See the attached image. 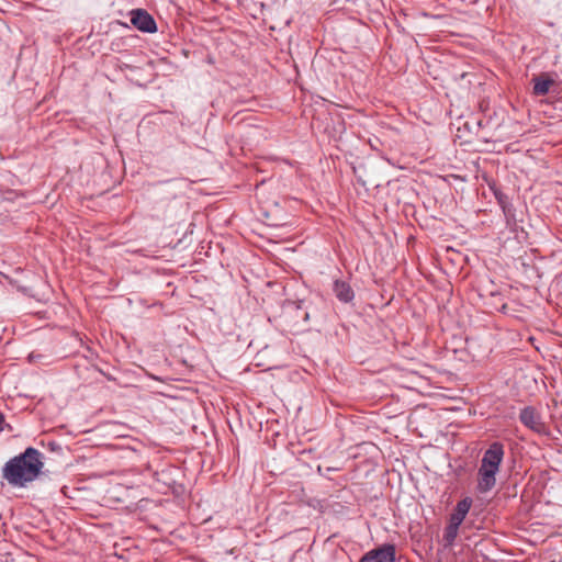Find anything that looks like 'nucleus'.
Here are the masks:
<instances>
[{"label":"nucleus","mask_w":562,"mask_h":562,"mask_svg":"<svg viewBox=\"0 0 562 562\" xmlns=\"http://www.w3.org/2000/svg\"><path fill=\"white\" fill-rule=\"evenodd\" d=\"M43 468L41 453L27 448L24 453L11 459L3 468V477L14 486H24L34 481Z\"/></svg>","instance_id":"1"},{"label":"nucleus","mask_w":562,"mask_h":562,"mask_svg":"<svg viewBox=\"0 0 562 562\" xmlns=\"http://www.w3.org/2000/svg\"><path fill=\"white\" fill-rule=\"evenodd\" d=\"M499 467L488 461H481L479 468L477 488L480 492L485 493L491 491L496 484V474Z\"/></svg>","instance_id":"2"},{"label":"nucleus","mask_w":562,"mask_h":562,"mask_svg":"<svg viewBox=\"0 0 562 562\" xmlns=\"http://www.w3.org/2000/svg\"><path fill=\"white\" fill-rule=\"evenodd\" d=\"M519 420L530 430L539 434H548L547 425L542 422L540 413L531 406H527L520 411Z\"/></svg>","instance_id":"3"},{"label":"nucleus","mask_w":562,"mask_h":562,"mask_svg":"<svg viewBox=\"0 0 562 562\" xmlns=\"http://www.w3.org/2000/svg\"><path fill=\"white\" fill-rule=\"evenodd\" d=\"M131 23L138 31L145 33H155L157 25L154 18L144 9H134L130 12Z\"/></svg>","instance_id":"4"},{"label":"nucleus","mask_w":562,"mask_h":562,"mask_svg":"<svg viewBox=\"0 0 562 562\" xmlns=\"http://www.w3.org/2000/svg\"><path fill=\"white\" fill-rule=\"evenodd\" d=\"M360 562H395V547L393 544H383L364 554Z\"/></svg>","instance_id":"5"},{"label":"nucleus","mask_w":562,"mask_h":562,"mask_svg":"<svg viewBox=\"0 0 562 562\" xmlns=\"http://www.w3.org/2000/svg\"><path fill=\"white\" fill-rule=\"evenodd\" d=\"M533 87L532 93L537 97L546 95L550 88L555 83L554 79L549 74L542 72L539 76L532 78Z\"/></svg>","instance_id":"6"},{"label":"nucleus","mask_w":562,"mask_h":562,"mask_svg":"<svg viewBox=\"0 0 562 562\" xmlns=\"http://www.w3.org/2000/svg\"><path fill=\"white\" fill-rule=\"evenodd\" d=\"M472 505V499L470 497H465L458 502L453 513L450 515L449 521L454 522L457 525H461L468 515Z\"/></svg>","instance_id":"7"},{"label":"nucleus","mask_w":562,"mask_h":562,"mask_svg":"<svg viewBox=\"0 0 562 562\" xmlns=\"http://www.w3.org/2000/svg\"><path fill=\"white\" fill-rule=\"evenodd\" d=\"M333 291L336 295V297L342 302V303H349L353 300L355 297V292L353 290L351 289V286L345 282V281H340V280H336L334 282V288H333Z\"/></svg>","instance_id":"8"},{"label":"nucleus","mask_w":562,"mask_h":562,"mask_svg":"<svg viewBox=\"0 0 562 562\" xmlns=\"http://www.w3.org/2000/svg\"><path fill=\"white\" fill-rule=\"evenodd\" d=\"M504 458V447L501 442H493L484 452L482 460L501 467Z\"/></svg>","instance_id":"9"},{"label":"nucleus","mask_w":562,"mask_h":562,"mask_svg":"<svg viewBox=\"0 0 562 562\" xmlns=\"http://www.w3.org/2000/svg\"><path fill=\"white\" fill-rule=\"evenodd\" d=\"M459 527L460 525L449 521L448 526L445 528L442 536V540L446 547H450L453 544L459 532Z\"/></svg>","instance_id":"10"},{"label":"nucleus","mask_w":562,"mask_h":562,"mask_svg":"<svg viewBox=\"0 0 562 562\" xmlns=\"http://www.w3.org/2000/svg\"><path fill=\"white\" fill-rule=\"evenodd\" d=\"M2 424H3V417H2V415L0 414V431L2 430Z\"/></svg>","instance_id":"11"}]
</instances>
